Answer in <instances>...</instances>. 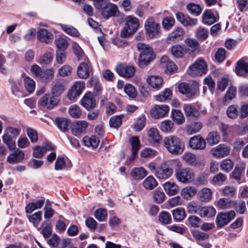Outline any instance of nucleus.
Returning a JSON list of instances; mask_svg holds the SVG:
<instances>
[{
  "mask_svg": "<svg viewBox=\"0 0 248 248\" xmlns=\"http://www.w3.org/2000/svg\"><path fill=\"white\" fill-rule=\"evenodd\" d=\"M189 145L194 150H203L205 148L206 143L205 140L200 135L194 136L189 139Z\"/></svg>",
  "mask_w": 248,
  "mask_h": 248,
  "instance_id": "nucleus-14",
  "label": "nucleus"
},
{
  "mask_svg": "<svg viewBox=\"0 0 248 248\" xmlns=\"http://www.w3.org/2000/svg\"><path fill=\"white\" fill-rule=\"evenodd\" d=\"M163 187L166 194L169 196H173L178 193L180 190L179 186L173 182L167 181L163 184Z\"/></svg>",
  "mask_w": 248,
  "mask_h": 248,
  "instance_id": "nucleus-25",
  "label": "nucleus"
},
{
  "mask_svg": "<svg viewBox=\"0 0 248 248\" xmlns=\"http://www.w3.org/2000/svg\"><path fill=\"white\" fill-rule=\"evenodd\" d=\"M143 186L147 190H152L156 187L158 183L152 176L146 178L142 182Z\"/></svg>",
  "mask_w": 248,
  "mask_h": 248,
  "instance_id": "nucleus-38",
  "label": "nucleus"
},
{
  "mask_svg": "<svg viewBox=\"0 0 248 248\" xmlns=\"http://www.w3.org/2000/svg\"><path fill=\"white\" fill-rule=\"evenodd\" d=\"M24 158V154L23 152L19 149H17L8 156L7 161L11 164L17 163L22 161Z\"/></svg>",
  "mask_w": 248,
  "mask_h": 248,
  "instance_id": "nucleus-26",
  "label": "nucleus"
},
{
  "mask_svg": "<svg viewBox=\"0 0 248 248\" xmlns=\"http://www.w3.org/2000/svg\"><path fill=\"white\" fill-rule=\"evenodd\" d=\"M171 115L172 118L178 124H182L185 122V117L180 110L174 109L171 112Z\"/></svg>",
  "mask_w": 248,
  "mask_h": 248,
  "instance_id": "nucleus-52",
  "label": "nucleus"
},
{
  "mask_svg": "<svg viewBox=\"0 0 248 248\" xmlns=\"http://www.w3.org/2000/svg\"><path fill=\"white\" fill-rule=\"evenodd\" d=\"M124 92L127 95L131 98H134L137 95V92L135 87L130 84L127 83L124 86Z\"/></svg>",
  "mask_w": 248,
  "mask_h": 248,
  "instance_id": "nucleus-63",
  "label": "nucleus"
},
{
  "mask_svg": "<svg viewBox=\"0 0 248 248\" xmlns=\"http://www.w3.org/2000/svg\"><path fill=\"white\" fill-rule=\"evenodd\" d=\"M213 192L212 190L207 187L202 189L199 192L200 200L203 202H208L211 200Z\"/></svg>",
  "mask_w": 248,
  "mask_h": 248,
  "instance_id": "nucleus-41",
  "label": "nucleus"
},
{
  "mask_svg": "<svg viewBox=\"0 0 248 248\" xmlns=\"http://www.w3.org/2000/svg\"><path fill=\"white\" fill-rule=\"evenodd\" d=\"M186 52V49L180 45H174L171 48V53L176 58H182Z\"/></svg>",
  "mask_w": 248,
  "mask_h": 248,
  "instance_id": "nucleus-40",
  "label": "nucleus"
},
{
  "mask_svg": "<svg viewBox=\"0 0 248 248\" xmlns=\"http://www.w3.org/2000/svg\"><path fill=\"white\" fill-rule=\"evenodd\" d=\"M53 59V54L51 52H46L38 59V62L41 65H47L50 64Z\"/></svg>",
  "mask_w": 248,
  "mask_h": 248,
  "instance_id": "nucleus-50",
  "label": "nucleus"
},
{
  "mask_svg": "<svg viewBox=\"0 0 248 248\" xmlns=\"http://www.w3.org/2000/svg\"><path fill=\"white\" fill-rule=\"evenodd\" d=\"M226 113L228 117L231 119H235L238 114V106L233 105L230 106L226 111Z\"/></svg>",
  "mask_w": 248,
  "mask_h": 248,
  "instance_id": "nucleus-62",
  "label": "nucleus"
},
{
  "mask_svg": "<svg viewBox=\"0 0 248 248\" xmlns=\"http://www.w3.org/2000/svg\"><path fill=\"white\" fill-rule=\"evenodd\" d=\"M83 142L85 146H92L93 148H95L98 146L100 140L98 138L95 136L91 137L86 136L83 138Z\"/></svg>",
  "mask_w": 248,
  "mask_h": 248,
  "instance_id": "nucleus-39",
  "label": "nucleus"
},
{
  "mask_svg": "<svg viewBox=\"0 0 248 248\" xmlns=\"http://www.w3.org/2000/svg\"><path fill=\"white\" fill-rule=\"evenodd\" d=\"M152 198L155 202L161 203L164 202L166 197L162 190L157 189L152 192Z\"/></svg>",
  "mask_w": 248,
  "mask_h": 248,
  "instance_id": "nucleus-43",
  "label": "nucleus"
},
{
  "mask_svg": "<svg viewBox=\"0 0 248 248\" xmlns=\"http://www.w3.org/2000/svg\"><path fill=\"white\" fill-rule=\"evenodd\" d=\"M173 173V170L167 162H164L156 168L154 173L158 179L167 180L170 178Z\"/></svg>",
  "mask_w": 248,
  "mask_h": 248,
  "instance_id": "nucleus-9",
  "label": "nucleus"
},
{
  "mask_svg": "<svg viewBox=\"0 0 248 248\" xmlns=\"http://www.w3.org/2000/svg\"><path fill=\"white\" fill-rule=\"evenodd\" d=\"M140 26L139 19L132 16H127L125 18V24L120 36L122 38H127L132 36L138 30Z\"/></svg>",
  "mask_w": 248,
  "mask_h": 248,
  "instance_id": "nucleus-4",
  "label": "nucleus"
},
{
  "mask_svg": "<svg viewBox=\"0 0 248 248\" xmlns=\"http://www.w3.org/2000/svg\"><path fill=\"white\" fill-rule=\"evenodd\" d=\"M185 34V31L182 28H175L168 36L167 40L169 43H174L181 40Z\"/></svg>",
  "mask_w": 248,
  "mask_h": 248,
  "instance_id": "nucleus-23",
  "label": "nucleus"
},
{
  "mask_svg": "<svg viewBox=\"0 0 248 248\" xmlns=\"http://www.w3.org/2000/svg\"><path fill=\"white\" fill-rule=\"evenodd\" d=\"M174 175L177 181L184 184L192 183L195 178L194 171L189 168L176 169Z\"/></svg>",
  "mask_w": 248,
  "mask_h": 248,
  "instance_id": "nucleus-5",
  "label": "nucleus"
},
{
  "mask_svg": "<svg viewBox=\"0 0 248 248\" xmlns=\"http://www.w3.org/2000/svg\"><path fill=\"white\" fill-rule=\"evenodd\" d=\"M56 123L59 129L62 131H65L68 129L70 122L65 118H56Z\"/></svg>",
  "mask_w": 248,
  "mask_h": 248,
  "instance_id": "nucleus-64",
  "label": "nucleus"
},
{
  "mask_svg": "<svg viewBox=\"0 0 248 248\" xmlns=\"http://www.w3.org/2000/svg\"><path fill=\"white\" fill-rule=\"evenodd\" d=\"M69 115L75 119L79 118L82 114V110L79 107L76 105H71L68 110Z\"/></svg>",
  "mask_w": 248,
  "mask_h": 248,
  "instance_id": "nucleus-46",
  "label": "nucleus"
},
{
  "mask_svg": "<svg viewBox=\"0 0 248 248\" xmlns=\"http://www.w3.org/2000/svg\"><path fill=\"white\" fill-rule=\"evenodd\" d=\"M72 49L78 61H83V62H84L86 60H89L82 48L78 44L74 43L73 44Z\"/></svg>",
  "mask_w": 248,
  "mask_h": 248,
  "instance_id": "nucleus-33",
  "label": "nucleus"
},
{
  "mask_svg": "<svg viewBox=\"0 0 248 248\" xmlns=\"http://www.w3.org/2000/svg\"><path fill=\"white\" fill-rule=\"evenodd\" d=\"M92 71L91 66L89 60L81 62L77 69V75L80 78H88Z\"/></svg>",
  "mask_w": 248,
  "mask_h": 248,
  "instance_id": "nucleus-15",
  "label": "nucleus"
},
{
  "mask_svg": "<svg viewBox=\"0 0 248 248\" xmlns=\"http://www.w3.org/2000/svg\"><path fill=\"white\" fill-rule=\"evenodd\" d=\"M146 81L152 88L157 90L161 89L163 84V79L159 76L153 75L149 76L146 79Z\"/></svg>",
  "mask_w": 248,
  "mask_h": 248,
  "instance_id": "nucleus-22",
  "label": "nucleus"
},
{
  "mask_svg": "<svg viewBox=\"0 0 248 248\" xmlns=\"http://www.w3.org/2000/svg\"><path fill=\"white\" fill-rule=\"evenodd\" d=\"M80 102L81 105L87 110L93 109L96 105L95 99L90 92L85 93Z\"/></svg>",
  "mask_w": 248,
  "mask_h": 248,
  "instance_id": "nucleus-20",
  "label": "nucleus"
},
{
  "mask_svg": "<svg viewBox=\"0 0 248 248\" xmlns=\"http://www.w3.org/2000/svg\"><path fill=\"white\" fill-rule=\"evenodd\" d=\"M172 215L174 220L181 221L186 217V212L182 208H177L172 212Z\"/></svg>",
  "mask_w": 248,
  "mask_h": 248,
  "instance_id": "nucleus-60",
  "label": "nucleus"
},
{
  "mask_svg": "<svg viewBox=\"0 0 248 248\" xmlns=\"http://www.w3.org/2000/svg\"><path fill=\"white\" fill-rule=\"evenodd\" d=\"M178 89L181 93L185 95L189 98L194 97L199 90L198 84L196 82L190 84L186 82L181 83L179 84Z\"/></svg>",
  "mask_w": 248,
  "mask_h": 248,
  "instance_id": "nucleus-6",
  "label": "nucleus"
},
{
  "mask_svg": "<svg viewBox=\"0 0 248 248\" xmlns=\"http://www.w3.org/2000/svg\"><path fill=\"white\" fill-rule=\"evenodd\" d=\"M88 125V124L86 121H77L72 125V133L74 136L78 137L86 131Z\"/></svg>",
  "mask_w": 248,
  "mask_h": 248,
  "instance_id": "nucleus-19",
  "label": "nucleus"
},
{
  "mask_svg": "<svg viewBox=\"0 0 248 248\" xmlns=\"http://www.w3.org/2000/svg\"><path fill=\"white\" fill-rule=\"evenodd\" d=\"M220 191L222 195L230 197H233L236 193V188L234 186H230L223 187Z\"/></svg>",
  "mask_w": 248,
  "mask_h": 248,
  "instance_id": "nucleus-57",
  "label": "nucleus"
},
{
  "mask_svg": "<svg viewBox=\"0 0 248 248\" xmlns=\"http://www.w3.org/2000/svg\"><path fill=\"white\" fill-rule=\"evenodd\" d=\"M149 140L152 143H159L161 137L159 134L158 130L155 128H151L147 132Z\"/></svg>",
  "mask_w": 248,
  "mask_h": 248,
  "instance_id": "nucleus-34",
  "label": "nucleus"
},
{
  "mask_svg": "<svg viewBox=\"0 0 248 248\" xmlns=\"http://www.w3.org/2000/svg\"><path fill=\"white\" fill-rule=\"evenodd\" d=\"M202 22L204 24L211 25L216 22L215 16L211 10H205L202 15Z\"/></svg>",
  "mask_w": 248,
  "mask_h": 248,
  "instance_id": "nucleus-32",
  "label": "nucleus"
},
{
  "mask_svg": "<svg viewBox=\"0 0 248 248\" xmlns=\"http://www.w3.org/2000/svg\"><path fill=\"white\" fill-rule=\"evenodd\" d=\"M159 221L164 224H170L171 222L170 214L167 211L161 212L158 216Z\"/></svg>",
  "mask_w": 248,
  "mask_h": 248,
  "instance_id": "nucleus-59",
  "label": "nucleus"
},
{
  "mask_svg": "<svg viewBox=\"0 0 248 248\" xmlns=\"http://www.w3.org/2000/svg\"><path fill=\"white\" fill-rule=\"evenodd\" d=\"M163 144L170 153L174 155L181 154L185 149L184 144L180 138L173 135L166 137Z\"/></svg>",
  "mask_w": 248,
  "mask_h": 248,
  "instance_id": "nucleus-1",
  "label": "nucleus"
},
{
  "mask_svg": "<svg viewBox=\"0 0 248 248\" xmlns=\"http://www.w3.org/2000/svg\"><path fill=\"white\" fill-rule=\"evenodd\" d=\"M208 70L206 62L203 59H198L194 63L189 67L187 72L189 75L195 76H202L205 74Z\"/></svg>",
  "mask_w": 248,
  "mask_h": 248,
  "instance_id": "nucleus-7",
  "label": "nucleus"
},
{
  "mask_svg": "<svg viewBox=\"0 0 248 248\" xmlns=\"http://www.w3.org/2000/svg\"><path fill=\"white\" fill-rule=\"evenodd\" d=\"M202 127L201 122H195L186 126V131L189 134H192L199 132Z\"/></svg>",
  "mask_w": 248,
  "mask_h": 248,
  "instance_id": "nucleus-42",
  "label": "nucleus"
},
{
  "mask_svg": "<svg viewBox=\"0 0 248 248\" xmlns=\"http://www.w3.org/2000/svg\"><path fill=\"white\" fill-rule=\"evenodd\" d=\"M42 214L41 211H37L32 215L29 216L28 218L34 227H37L42 220Z\"/></svg>",
  "mask_w": 248,
  "mask_h": 248,
  "instance_id": "nucleus-47",
  "label": "nucleus"
},
{
  "mask_svg": "<svg viewBox=\"0 0 248 248\" xmlns=\"http://www.w3.org/2000/svg\"><path fill=\"white\" fill-rule=\"evenodd\" d=\"M64 90L65 87L62 83H57L52 87L51 92L53 96L57 97L60 96Z\"/></svg>",
  "mask_w": 248,
  "mask_h": 248,
  "instance_id": "nucleus-55",
  "label": "nucleus"
},
{
  "mask_svg": "<svg viewBox=\"0 0 248 248\" xmlns=\"http://www.w3.org/2000/svg\"><path fill=\"white\" fill-rule=\"evenodd\" d=\"M234 205L232 200L226 198H220L217 202V206L220 209L226 210L232 207Z\"/></svg>",
  "mask_w": 248,
  "mask_h": 248,
  "instance_id": "nucleus-36",
  "label": "nucleus"
},
{
  "mask_svg": "<svg viewBox=\"0 0 248 248\" xmlns=\"http://www.w3.org/2000/svg\"><path fill=\"white\" fill-rule=\"evenodd\" d=\"M144 26L146 35L149 38H156L160 36L159 25L155 22L153 18H148L145 22Z\"/></svg>",
  "mask_w": 248,
  "mask_h": 248,
  "instance_id": "nucleus-8",
  "label": "nucleus"
},
{
  "mask_svg": "<svg viewBox=\"0 0 248 248\" xmlns=\"http://www.w3.org/2000/svg\"><path fill=\"white\" fill-rule=\"evenodd\" d=\"M233 162L230 159H225L220 163L221 170L225 172H229L233 167Z\"/></svg>",
  "mask_w": 248,
  "mask_h": 248,
  "instance_id": "nucleus-48",
  "label": "nucleus"
},
{
  "mask_svg": "<svg viewBox=\"0 0 248 248\" xmlns=\"http://www.w3.org/2000/svg\"><path fill=\"white\" fill-rule=\"evenodd\" d=\"M216 214V210L215 208L212 206H204L201 208L199 212L201 217H211Z\"/></svg>",
  "mask_w": 248,
  "mask_h": 248,
  "instance_id": "nucleus-37",
  "label": "nucleus"
},
{
  "mask_svg": "<svg viewBox=\"0 0 248 248\" xmlns=\"http://www.w3.org/2000/svg\"><path fill=\"white\" fill-rule=\"evenodd\" d=\"M235 216V213L232 210L219 213L216 218L217 226L219 227L225 226L233 219Z\"/></svg>",
  "mask_w": 248,
  "mask_h": 248,
  "instance_id": "nucleus-11",
  "label": "nucleus"
},
{
  "mask_svg": "<svg viewBox=\"0 0 248 248\" xmlns=\"http://www.w3.org/2000/svg\"><path fill=\"white\" fill-rule=\"evenodd\" d=\"M85 88L83 81H77L69 91L67 96L70 100L73 99L79 95Z\"/></svg>",
  "mask_w": 248,
  "mask_h": 248,
  "instance_id": "nucleus-16",
  "label": "nucleus"
},
{
  "mask_svg": "<svg viewBox=\"0 0 248 248\" xmlns=\"http://www.w3.org/2000/svg\"><path fill=\"white\" fill-rule=\"evenodd\" d=\"M45 202L43 199L37 200L34 202H30L25 207V211L27 213H31L34 211L41 209Z\"/></svg>",
  "mask_w": 248,
  "mask_h": 248,
  "instance_id": "nucleus-30",
  "label": "nucleus"
},
{
  "mask_svg": "<svg viewBox=\"0 0 248 248\" xmlns=\"http://www.w3.org/2000/svg\"><path fill=\"white\" fill-rule=\"evenodd\" d=\"M183 109L185 115L187 117H193L198 118L200 116V112L195 107L191 104H185Z\"/></svg>",
  "mask_w": 248,
  "mask_h": 248,
  "instance_id": "nucleus-29",
  "label": "nucleus"
},
{
  "mask_svg": "<svg viewBox=\"0 0 248 248\" xmlns=\"http://www.w3.org/2000/svg\"><path fill=\"white\" fill-rule=\"evenodd\" d=\"M230 149L225 144H219L212 148L211 154L217 158H223L230 154Z\"/></svg>",
  "mask_w": 248,
  "mask_h": 248,
  "instance_id": "nucleus-17",
  "label": "nucleus"
},
{
  "mask_svg": "<svg viewBox=\"0 0 248 248\" xmlns=\"http://www.w3.org/2000/svg\"><path fill=\"white\" fill-rule=\"evenodd\" d=\"M124 117L123 115H115L111 117L109 120V125L111 127L118 128L122 124V119Z\"/></svg>",
  "mask_w": 248,
  "mask_h": 248,
  "instance_id": "nucleus-56",
  "label": "nucleus"
},
{
  "mask_svg": "<svg viewBox=\"0 0 248 248\" xmlns=\"http://www.w3.org/2000/svg\"><path fill=\"white\" fill-rule=\"evenodd\" d=\"M59 101L57 97L49 94H45L39 100L38 104L44 108L52 109L57 105Z\"/></svg>",
  "mask_w": 248,
  "mask_h": 248,
  "instance_id": "nucleus-10",
  "label": "nucleus"
},
{
  "mask_svg": "<svg viewBox=\"0 0 248 248\" xmlns=\"http://www.w3.org/2000/svg\"><path fill=\"white\" fill-rule=\"evenodd\" d=\"M119 14L117 6L111 3L107 4L102 10V15L106 19H108L111 16H117Z\"/></svg>",
  "mask_w": 248,
  "mask_h": 248,
  "instance_id": "nucleus-18",
  "label": "nucleus"
},
{
  "mask_svg": "<svg viewBox=\"0 0 248 248\" xmlns=\"http://www.w3.org/2000/svg\"><path fill=\"white\" fill-rule=\"evenodd\" d=\"M129 140L132 146L131 157L134 159L140 148V140L138 137L134 136L131 137Z\"/></svg>",
  "mask_w": 248,
  "mask_h": 248,
  "instance_id": "nucleus-35",
  "label": "nucleus"
},
{
  "mask_svg": "<svg viewBox=\"0 0 248 248\" xmlns=\"http://www.w3.org/2000/svg\"><path fill=\"white\" fill-rule=\"evenodd\" d=\"M174 124L170 120H166L160 124V129L164 133H170L172 132Z\"/></svg>",
  "mask_w": 248,
  "mask_h": 248,
  "instance_id": "nucleus-51",
  "label": "nucleus"
},
{
  "mask_svg": "<svg viewBox=\"0 0 248 248\" xmlns=\"http://www.w3.org/2000/svg\"><path fill=\"white\" fill-rule=\"evenodd\" d=\"M186 8L189 13L195 16L200 15L202 13V8L200 5L194 3L188 4Z\"/></svg>",
  "mask_w": 248,
  "mask_h": 248,
  "instance_id": "nucleus-53",
  "label": "nucleus"
},
{
  "mask_svg": "<svg viewBox=\"0 0 248 248\" xmlns=\"http://www.w3.org/2000/svg\"><path fill=\"white\" fill-rule=\"evenodd\" d=\"M235 71L237 75L246 77L248 76V62L241 59L237 63Z\"/></svg>",
  "mask_w": 248,
  "mask_h": 248,
  "instance_id": "nucleus-27",
  "label": "nucleus"
},
{
  "mask_svg": "<svg viewBox=\"0 0 248 248\" xmlns=\"http://www.w3.org/2000/svg\"><path fill=\"white\" fill-rule=\"evenodd\" d=\"M61 28L65 33L71 36L77 37L79 35L78 30L71 26L61 25Z\"/></svg>",
  "mask_w": 248,
  "mask_h": 248,
  "instance_id": "nucleus-61",
  "label": "nucleus"
},
{
  "mask_svg": "<svg viewBox=\"0 0 248 248\" xmlns=\"http://www.w3.org/2000/svg\"><path fill=\"white\" fill-rule=\"evenodd\" d=\"M206 140L208 144L213 146L219 142L220 137L217 132L213 131L208 134Z\"/></svg>",
  "mask_w": 248,
  "mask_h": 248,
  "instance_id": "nucleus-49",
  "label": "nucleus"
},
{
  "mask_svg": "<svg viewBox=\"0 0 248 248\" xmlns=\"http://www.w3.org/2000/svg\"><path fill=\"white\" fill-rule=\"evenodd\" d=\"M20 132V128L13 126H8L5 129L2 140L10 150L12 151L16 149L15 139L19 136Z\"/></svg>",
  "mask_w": 248,
  "mask_h": 248,
  "instance_id": "nucleus-3",
  "label": "nucleus"
},
{
  "mask_svg": "<svg viewBox=\"0 0 248 248\" xmlns=\"http://www.w3.org/2000/svg\"><path fill=\"white\" fill-rule=\"evenodd\" d=\"M137 47L140 51L138 65L140 67L144 68L155 59V54L152 47L143 43H139Z\"/></svg>",
  "mask_w": 248,
  "mask_h": 248,
  "instance_id": "nucleus-2",
  "label": "nucleus"
},
{
  "mask_svg": "<svg viewBox=\"0 0 248 248\" xmlns=\"http://www.w3.org/2000/svg\"><path fill=\"white\" fill-rule=\"evenodd\" d=\"M10 82L13 93L16 96H20L21 88L20 81L17 79H15L10 80Z\"/></svg>",
  "mask_w": 248,
  "mask_h": 248,
  "instance_id": "nucleus-44",
  "label": "nucleus"
},
{
  "mask_svg": "<svg viewBox=\"0 0 248 248\" xmlns=\"http://www.w3.org/2000/svg\"><path fill=\"white\" fill-rule=\"evenodd\" d=\"M197 192V189L194 186H188L181 189L180 194L184 199L189 200L196 194Z\"/></svg>",
  "mask_w": 248,
  "mask_h": 248,
  "instance_id": "nucleus-28",
  "label": "nucleus"
},
{
  "mask_svg": "<svg viewBox=\"0 0 248 248\" xmlns=\"http://www.w3.org/2000/svg\"><path fill=\"white\" fill-rule=\"evenodd\" d=\"M172 93L171 90L169 88L165 89L163 92L155 96L156 100L160 102H165L170 99Z\"/></svg>",
  "mask_w": 248,
  "mask_h": 248,
  "instance_id": "nucleus-45",
  "label": "nucleus"
},
{
  "mask_svg": "<svg viewBox=\"0 0 248 248\" xmlns=\"http://www.w3.org/2000/svg\"><path fill=\"white\" fill-rule=\"evenodd\" d=\"M183 160L188 165L197 167L201 164V162L197 155L191 153H185L183 155Z\"/></svg>",
  "mask_w": 248,
  "mask_h": 248,
  "instance_id": "nucleus-24",
  "label": "nucleus"
},
{
  "mask_svg": "<svg viewBox=\"0 0 248 248\" xmlns=\"http://www.w3.org/2000/svg\"><path fill=\"white\" fill-rule=\"evenodd\" d=\"M90 84L93 87L94 93L99 94L102 91V87L97 78L92 77L89 81Z\"/></svg>",
  "mask_w": 248,
  "mask_h": 248,
  "instance_id": "nucleus-54",
  "label": "nucleus"
},
{
  "mask_svg": "<svg viewBox=\"0 0 248 248\" xmlns=\"http://www.w3.org/2000/svg\"><path fill=\"white\" fill-rule=\"evenodd\" d=\"M38 40L43 43L49 44L53 40V35L51 32L45 29H40L37 32Z\"/></svg>",
  "mask_w": 248,
  "mask_h": 248,
  "instance_id": "nucleus-21",
  "label": "nucleus"
},
{
  "mask_svg": "<svg viewBox=\"0 0 248 248\" xmlns=\"http://www.w3.org/2000/svg\"><path fill=\"white\" fill-rule=\"evenodd\" d=\"M236 94V89L234 87H230L227 90L223 99L224 103L230 101L233 99Z\"/></svg>",
  "mask_w": 248,
  "mask_h": 248,
  "instance_id": "nucleus-58",
  "label": "nucleus"
},
{
  "mask_svg": "<svg viewBox=\"0 0 248 248\" xmlns=\"http://www.w3.org/2000/svg\"><path fill=\"white\" fill-rule=\"evenodd\" d=\"M169 111V108L166 105H155L150 110V114L153 118L159 119L164 117Z\"/></svg>",
  "mask_w": 248,
  "mask_h": 248,
  "instance_id": "nucleus-12",
  "label": "nucleus"
},
{
  "mask_svg": "<svg viewBox=\"0 0 248 248\" xmlns=\"http://www.w3.org/2000/svg\"><path fill=\"white\" fill-rule=\"evenodd\" d=\"M131 176L134 179L139 180L142 179L147 175L146 170L142 167L135 168L130 172Z\"/></svg>",
  "mask_w": 248,
  "mask_h": 248,
  "instance_id": "nucleus-31",
  "label": "nucleus"
},
{
  "mask_svg": "<svg viewBox=\"0 0 248 248\" xmlns=\"http://www.w3.org/2000/svg\"><path fill=\"white\" fill-rule=\"evenodd\" d=\"M117 73L121 76L126 78L132 77L135 73V68L133 65L121 64L116 67Z\"/></svg>",
  "mask_w": 248,
  "mask_h": 248,
  "instance_id": "nucleus-13",
  "label": "nucleus"
}]
</instances>
